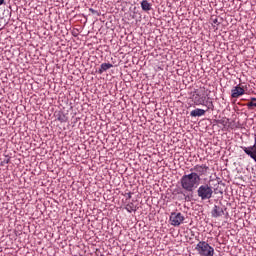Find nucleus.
Segmentation results:
<instances>
[{"mask_svg": "<svg viewBox=\"0 0 256 256\" xmlns=\"http://www.w3.org/2000/svg\"><path fill=\"white\" fill-rule=\"evenodd\" d=\"M89 11H90V13H93V15H95V13H97V12L95 11V9H93V8H90Z\"/></svg>", "mask_w": 256, "mask_h": 256, "instance_id": "dca6fc26", "label": "nucleus"}, {"mask_svg": "<svg viewBox=\"0 0 256 256\" xmlns=\"http://www.w3.org/2000/svg\"><path fill=\"white\" fill-rule=\"evenodd\" d=\"M128 199H131V193L128 194Z\"/></svg>", "mask_w": 256, "mask_h": 256, "instance_id": "6ab92c4d", "label": "nucleus"}, {"mask_svg": "<svg viewBox=\"0 0 256 256\" xmlns=\"http://www.w3.org/2000/svg\"><path fill=\"white\" fill-rule=\"evenodd\" d=\"M255 101H256L255 97L250 98V102L255 103Z\"/></svg>", "mask_w": 256, "mask_h": 256, "instance_id": "f3484780", "label": "nucleus"}, {"mask_svg": "<svg viewBox=\"0 0 256 256\" xmlns=\"http://www.w3.org/2000/svg\"><path fill=\"white\" fill-rule=\"evenodd\" d=\"M206 107H207V111H209V109L211 111L215 109V105H213V101L207 102Z\"/></svg>", "mask_w": 256, "mask_h": 256, "instance_id": "4468645a", "label": "nucleus"}, {"mask_svg": "<svg viewBox=\"0 0 256 256\" xmlns=\"http://www.w3.org/2000/svg\"><path fill=\"white\" fill-rule=\"evenodd\" d=\"M169 221L170 225H172L173 227H179V225H181L183 221H185V216H183L181 212H172L170 214Z\"/></svg>", "mask_w": 256, "mask_h": 256, "instance_id": "39448f33", "label": "nucleus"}, {"mask_svg": "<svg viewBox=\"0 0 256 256\" xmlns=\"http://www.w3.org/2000/svg\"><path fill=\"white\" fill-rule=\"evenodd\" d=\"M241 95H245V89L241 85H237L231 90L232 99H238Z\"/></svg>", "mask_w": 256, "mask_h": 256, "instance_id": "423d86ee", "label": "nucleus"}, {"mask_svg": "<svg viewBox=\"0 0 256 256\" xmlns=\"http://www.w3.org/2000/svg\"><path fill=\"white\" fill-rule=\"evenodd\" d=\"M246 105L248 109H253V107H256V102H248Z\"/></svg>", "mask_w": 256, "mask_h": 256, "instance_id": "2eb2a0df", "label": "nucleus"}, {"mask_svg": "<svg viewBox=\"0 0 256 256\" xmlns=\"http://www.w3.org/2000/svg\"><path fill=\"white\" fill-rule=\"evenodd\" d=\"M5 3V0H0V5H3Z\"/></svg>", "mask_w": 256, "mask_h": 256, "instance_id": "a211bd4d", "label": "nucleus"}, {"mask_svg": "<svg viewBox=\"0 0 256 256\" xmlns=\"http://www.w3.org/2000/svg\"><path fill=\"white\" fill-rule=\"evenodd\" d=\"M223 215H225V211H223V208L221 206L214 205L211 211V216L214 218H217V217H223Z\"/></svg>", "mask_w": 256, "mask_h": 256, "instance_id": "0eeeda50", "label": "nucleus"}, {"mask_svg": "<svg viewBox=\"0 0 256 256\" xmlns=\"http://www.w3.org/2000/svg\"><path fill=\"white\" fill-rule=\"evenodd\" d=\"M125 209H126V211H128V213H133V211H137V206H135V203L129 202L126 205Z\"/></svg>", "mask_w": 256, "mask_h": 256, "instance_id": "9d476101", "label": "nucleus"}, {"mask_svg": "<svg viewBox=\"0 0 256 256\" xmlns=\"http://www.w3.org/2000/svg\"><path fill=\"white\" fill-rule=\"evenodd\" d=\"M111 67H113V64L111 63H102L100 69L98 70L99 75H102L103 73H105V71L111 69Z\"/></svg>", "mask_w": 256, "mask_h": 256, "instance_id": "1a4fd4ad", "label": "nucleus"}, {"mask_svg": "<svg viewBox=\"0 0 256 256\" xmlns=\"http://www.w3.org/2000/svg\"><path fill=\"white\" fill-rule=\"evenodd\" d=\"M181 187L184 191H188V193H193L199 184L201 183V178L197 174H185L180 179Z\"/></svg>", "mask_w": 256, "mask_h": 256, "instance_id": "f257e3e1", "label": "nucleus"}, {"mask_svg": "<svg viewBox=\"0 0 256 256\" xmlns=\"http://www.w3.org/2000/svg\"><path fill=\"white\" fill-rule=\"evenodd\" d=\"M197 195L202 201H207L213 197V188L209 184L201 185L197 189Z\"/></svg>", "mask_w": 256, "mask_h": 256, "instance_id": "7ed1b4c3", "label": "nucleus"}, {"mask_svg": "<svg viewBox=\"0 0 256 256\" xmlns=\"http://www.w3.org/2000/svg\"><path fill=\"white\" fill-rule=\"evenodd\" d=\"M196 251L201 256H214L215 255V249L209 245V243L205 241H200L196 247Z\"/></svg>", "mask_w": 256, "mask_h": 256, "instance_id": "f03ea898", "label": "nucleus"}, {"mask_svg": "<svg viewBox=\"0 0 256 256\" xmlns=\"http://www.w3.org/2000/svg\"><path fill=\"white\" fill-rule=\"evenodd\" d=\"M141 8L143 11H151V3H149L147 0H143L141 2Z\"/></svg>", "mask_w": 256, "mask_h": 256, "instance_id": "9b49d317", "label": "nucleus"}, {"mask_svg": "<svg viewBox=\"0 0 256 256\" xmlns=\"http://www.w3.org/2000/svg\"><path fill=\"white\" fill-rule=\"evenodd\" d=\"M243 151L246 153V155H249V157H251V159L256 158V155H255V153H253V150H251V148L244 147Z\"/></svg>", "mask_w": 256, "mask_h": 256, "instance_id": "f8f14e48", "label": "nucleus"}, {"mask_svg": "<svg viewBox=\"0 0 256 256\" xmlns=\"http://www.w3.org/2000/svg\"><path fill=\"white\" fill-rule=\"evenodd\" d=\"M192 175H197L198 179H201V177L207 175L209 173V166L202 164V165H195L190 169Z\"/></svg>", "mask_w": 256, "mask_h": 256, "instance_id": "20e7f679", "label": "nucleus"}, {"mask_svg": "<svg viewBox=\"0 0 256 256\" xmlns=\"http://www.w3.org/2000/svg\"><path fill=\"white\" fill-rule=\"evenodd\" d=\"M205 113H206L205 110L197 108L190 112V116L191 117H203V115H205Z\"/></svg>", "mask_w": 256, "mask_h": 256, "instance_id": "6e6552de", "label": "nucleus"}, {"mask_svg": "<svg viewBox=\"0 0 256 256\" xmlns=\"http://www.w3.org/2000/svg\"><path fill=\"white\" fill-rule=\"evenodd\" d=\"M195 103L196 105H205V97H201V98H198L197 97L195 98Z\"/></svg>", "mask_w": 256, "mask_h": 256, "instance_id": "ddd939ff", "label": "nucleus"}]
</instances>
